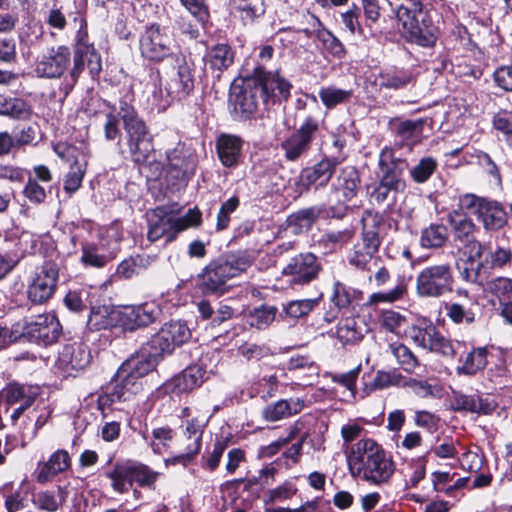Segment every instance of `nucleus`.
<instances>
[{
  "label": "nucleus",
  "mask_w": 512,
  "mask_h": 512,
  "mask_svg": "<svg viewBox=\"0 0 512 512\" xmlns=\"http://www.w3.org/2000/svg\"><path fill=\"white\" fill-rule=\"evenodd\" d=\"M123 121L127 136V145L131 159L136 164L145 163L154 151L153 136L144 120L138 115L133 106L122 103L118 114L109 112L105 115L103 124L104 137L107 141L119 140L121 136L120 121Z\"/></svg>",
  "instance_id": "nucleus-3"
},
{
  "label": "nucleus",
  "mask_w": 512,
  "mask_h": 512,
  "mask_svg": "<svg viewBox=\"0 0 512 512\" xmlns=\"http://www.w3.org/2000/svg\"><path fill=\"white\" fill-rule=\"evenodd\" d=\"M312 19L314 22L313 27L315 28L316 37L323 44L324 48L335 57H344L345 48L341 41L323 26L319 18L312 15Z\"/></svg>",
  "instance_id": "nucleus-38"
},
{
  "label": "nucleus",
  "mask_w": 512,
  "mask_h": 512,
  "mask_svg": "<svg viewBox=\"0 0 512 512\" xmlns=\"http://www.w3.org/2000/svg\"><path fill=\"white\" fill-rule=\"evenodd\" d=\"M202 285L206 291L219 295L224 293V264L222 262L214 261L206 267L202 275Z\"/></svg>",
  "instance_id": "nucleus-37"
},
{
  "label": "nucleus",
  "mask_w": 512,
  "mask_h": 512,
  "mask_svg": "<svg viewBox=\"0 0 512 512\" xmlns=\"http://www.w3.org/2000/svg\"><path fill=\"white\" fill-rule=\"evenodd\" d=\"M448 240V229L443 224H430L422 230L420 245L423 248L437 249L444 246Z\"/></svg>",
  "instance_id": "nucleus-40"
},
{
  "label": "nucleus",
  "mask_w": 512,
  "mask_h": 512,
  "mask_svg": "<svg viewBox=\"0 0 512 512\" xmlns=\"http://www.w3.org/2000/svg\"><path fill=\"white\" fill-rule=\"evenodd\" d=\"M123 121L127 136V145L131 159L136 164L145 163L154 151L153 136L144 120L138 115L133 106L122 103L118 114L109 112L105 115L103 124L104 137L107 141L119 140L121 136L120 121Z\"/></svg>",
  "instance_id": "nucleus-2"
},
{
  "label": "nucleus",
  "mask_w": 512,
  "mask_h": 512,
  "mask_svg": "<svg viewBox=\"0 0 512 512\" xmlns=\"http://www.w3.org/2000/svg\"><path fill=\"white\" fill-rule=\"evenodd\" d=\"M336 335L343 345H354L364 337V329L355 318H345L337 326Z\"/></svg>",
  "instance_id": "nucleus-39"
},
{
  "label": "nucleus",
  "mask_w": 512,
  "mask_h": 512,
  "mask_svg": "<svg viewBox=\"0 0 512 512\" xmlns=\"http://www.w3.org/2000/svg\"><path fill=\"white\" fill-rule=\"evenodd\" d=\"M322 103L328 108L332 109L339 104L349 101L352 97L351 90H344L334 86L322 87L318 93Z\"/></svg>",
  "instance_id": "nucleus-47"
},
{
  "label": "nucleus",
  "mask_w": 512,
  "mask_h": 512,
  "mask_svg": "<svg viewBox=\"0 0 512 512\" xmlns=\"http://www.w3.org/2000/svg\"><path fill=\"white\" fill-rule=\"evenodd\" d=\"M70 56V50L66 46L50 48L37 62V74L46 78L61 77L70 64Z\"/></svg>",
  "instance_id": "nucleus-17"
},
{
  "label": "nucleus",
  "mask_w": 512,
  "mask_h": 512,
  "mask_svg": "<svg viewBox=\"0 0 512 512\" xmlns=\"http://www.w3.org/2000/svg\"><path fill=\"white\" fill-rule=\"evenodd\" d=\"M320 264L312 253H301L291 258L283 273L292 277V284H307L316 278Z\"/></svg>",
  "instance_id": "nucleus-18"
},
{
  "label": "nucleus",
  "mask_w": 512,
  "mask_h": 512,
  "mask_svg": "<svg viewBox=\"0 0 512 512\" xmlns=\"http://www.w3.org/2000/svg\"><path fill=\"white\" fill-rule=\"evenodd\" d=\"M158 315V309L151 304L126 307L121 310V326L125 330L134 331L152 324Z\"/></svg>",
  "instance_id": "nucleus-19"
},
{
  "label": "nucleus",
  "mask_w": 512,
  "mask_h": 512,
  "mask_svg": "<svg viewBox=\"0 0 512 512\" xmlns=\"http://www.w3.org/2000/svg\"><path fill=\"white\" fill-rule=\"evenodd\" d=\"M85 165L79 163V161L75 160L71 166L70 171L65 177L64 180V189L67 193H74L81 186L84 174H85Z\"/></svg>",
  "instance_id": "nucleus-52"
},
{
  "label": "nucleus",
  "mask_w": 512,
  "mask_h": 512,
  "mask_svg": "<svg viewBox=\"0 0 512 512\" xmlns=\"http://www.w3.org/2000/svg\"><path fill=\"white\" fill-rule=\"evenodd\" d=\"M339 161L336 158H324L310 168L303 170L301 179L307 186L324 187L331 180Z\"/></svg>",
  "instance_id": "nucleus-23"
},
{
  "label": "nucleus",
  "mask_w": 512,
  "mask_h": 512,
  "mask_svg": "<svg viewBox=\"0 0 512 512\" xmlns=\"http://www.w3.org/2000/svg\"><path fill=\"white\" fill-rule=\"evenodd\" d=\"M90 353L82 344H67L59 352L58 360L62 367L81 370L90 363Z\"/></svg>",
  "instance_id": "nucleus-25"
},
{
  "label": "nucleus",
  "mask_w": 512,
  "mask_h": 512,
  "mask_svg": "<svg viewBox=\"0 0 512 512\" xmlns=\"http://www.w3.org/2000/svg\"><path fill=\"white\" fill-rule=\"evenodd\" d=\"M454 275L449 263L432 264L416 275L415 291L420 298H440L453 291Z\"/></svg>",
  "instance_id": "nucleus-7"
},
{
  "label": "nucleus",
  "mask_w": 512,
  "mask_h": 512,
  "mask_svg": "<svg viewBox=\"0 0 512 512\" xmlns=\"http://www.w3.org/2000/svg\"><path fill=\"white\" fill-rule=\"evenodd\" d=\"M85 38H87V33H79L77 38V43L74 51V66L71 70V76L75 80L80 75V73L83 71L85 66Z\"/></svg>",
  "instance_id": "nucleus-57"
},
{
  "label": "nucleus",
  "mask_w": 512,
  "mask_h": 512,
  "mask_svg": "<svg viewBox=\"0 0 512 512\" xmlns=\"http://www.w3.org/2000/svg\"><path fill=\"white\" fill-rule=\"evenodd\" d=\"M347 463L352 476L374 485L387 483L395 471L392 457L371 438L360 439L350 447Z\"/></svg>",
  "instance_id": "nucleus-4"
},
{
  "label": "nucleus",
  "mask_w": 512,
  "mask_h": 512,
  "mask_svg": "<svg viewBox=\"0 0 512 512\" xmlns=\"http://www.w3.org/2000/svg\"><path fill=\"white\" fill-rule=\"evenodd\" d=\"M359 16L360 10L356 5H353L351 9L341 14L342 22L352 34H363V28L360 25Z\"/></svg>",
  "instance_id": "nucleus-61"
},
{
  "label": "nucleus",
  "mask_w": 512,
  "mask_h": 512,
  "mask_svg": "<svg viewBox=\"0 0 512 512\" xmlns=\"http://www.w3.org/2000/svg\"><path fill=\"white\" fill-rule=\"evenodd\" d=\"M147 353L133 355L121 365V373H128L136 380L152 372L158 364V356L162 353H155L151 347Z\"/></svg>",
  "instance_id": "nucleus-22"
},
{
  "label": "nucleus",
  "mask_w": 512,
  "mask_h": 512,
  "mask_svg": "<svg viewBox=\"0 0 512 512\" xmlns=\"http://www.w3.org/2000/svg\"><path fill=\"white\" fill-rule=\"evenodd\" d=\"M377 320L381 329L396 335L400 333V329L407 322L405 315L392 309L380 311Z\"/></svg>",
  "instance_id": "nucleus-44"
},
{
  "label": "nucleus",
  "mask_w": 512,
  "mask_h": 512,
  "mask_svg": "<svg viewBox=\"0 0 512 512\" xmlns=\"http://www.w3.org/2000/svg\"><path fill=\"white\" fill-rule=\"evenodd\" d=\"M70 466V456L65 450H57L54 452L47 462L40 466L37 474L39 483H46L52 477L65 471Z\"/></svg>",
  "instance_id": "nucleus-30"
},
{
  "label": "nucleus",
  "mask_w": 512,
  "mask_h": 512,
  "mask_svg": "<svg viewBox=\"0 0 512 512\" xmlns=\"http://www.w3.org/2000/svg\"><path fill=\"white\" fill-rule=\"evenodd\" d=\"M438 167V162L433 157H424L410 170L411 178L418 184L425 183L433 175Z\"/></svg>",
  "instance_id": "nucleus-48"
},
{
  "label": "nucleus",
  "mask_w": 512,
  "mask_h": 512,
  "mask_svg": "<svg viewBox=\"0 0 512 512\" xmlns=\"http://www.w3.org/2000/svg\"><path fill=\"white\" fill-rule=\"evenodd\" d=\"M404 37L411 43L432 47L438 38V28L423 8L421 0H404L396 10Z\"/></svg>",
  "instance_id": "nucleus-5"
},
{
  "label": "nucleus",
  "mask_w": 512,
  "mask_h": 512,
  "mask_svg": "<svg viewBox=\"0 0 512 512\" xmlns=\"http://www.w3.org/2000/svg\"><path fill=\"white\" fill-rule=\"evenodd\" d=\"M408 336L416 346L432 353L446 358H453L456 355L452 342L444 337L430 321L423 320L412 325Z\"/></svg>",
  "instance_id": "nucleus-10"
},
{
  "label": "nucleus",
  "mask_w": 512,
  "mask_h": 512,
  "mask_svg": "<svg viewBox=\"0 0 512 512\" xmlns=\"http://www.w3.org/2000/svg\"><path fill=\"white\" fill-rule=\"evenodd\" d=\"M123 121L127 136V145L131 159L136 164L145 163L154 151L153 136L144 120L138 115L133 106L122 103L118 114L109 112L105 115L103 124L104 137L107 141L119 140L121 136L120 121Z\"/></svg>",
  "instance_id": "nucleus-1"
},
{
  "label": "nucleus",
  "mask_w": 512,
  "mask_h": 512,
  "mask_svg": "<svg viewBox=\"0 0 512 512\" xmlns=\"http://www.w3.org/2000/svg\"><path fill=\"white\" fill-rule=\"evenodd\" d=\"M495 83L505 91H512V65L501 66L494 72Z\"/></svg>",
  "instance_id": "nucleus-64"
},
{
  "label": "nucleus",
  "mask_w": 512,
  "mask_h": 512,
  "mask_svg": "<svg viewBox=\"0 0 512 512\" xmlns=\"http://www.w3.org/2000/svg\"><path fill=\"white\" fill-rule=\"evenodd\" d=\"M204 371L199 366H190L175 376L167 388L175 394H181L199 387L203 382Z\"/></svg>",
  "instance_id": "nucleus-26"
},
{
  "label": "nucleus",
  "mask_w": 512,
  "mask_h": 512,
  "mask_svg": "<svg viewBox=\"0 0 512 512\" xmlns=\"http://www.w3.org/2000/svg\"><path fill=\"white\" fill-rule=\"evenodd\" d=\"M141 390V383L134 377L118 369L114 379L107 387V393L99 397V406H109L114 402L129 401Z\"/></svg>",
  "instance_id": "nucleus-15"
},
{
  "label": "nucleus",
  "mask_w": 512,
  "mask_h": 512,
  "mask_svg": "<svg viewBox=\"0 0 512 512\" xmlns=\"http://www.w3.org/2000/svg\"><path fill=\"white\" fill-rule=\"evenodd\" d=\"M331 301L340 310L350 306L352 303V291L345 284L336 281L333 285Z\"/></svg>",
  "instance_id": "nucleus-56"
},
{
  "label": "nucleus",
  "mask_w": 512,
  "mask_h": 512,
  "mask_svg": "<svg viewBox=\"0 0 512 512\" xmlns=\"http://www.w3.org/2000/svg\"><path fill=\"white\" fill-rule=\"evenodd\" d=\"M17 20V15L11 12L10 1L0 0V33L11 32Z\"/></svg>",
  "instance_id": "nucleus-60"
},
{
  "label": "nucleus",
  "mask_w": 512,
  "mask_h": 512,
  "mask_svg": "<svg viewBox=\"0 0 512 512\" xmlns=\"http://www.w3.org/2000/svg\"><path fill=\"white\" fill-rule=\"evenodd\" d=\"M459 243L461 244L459 246V250L462 251L463 255L465 256L464 259L479 260L482 257L483 246L476 239V237Z\"/></svg>",
  "instance_id": "nucleus-62"
},
{
  "label": "nucleus",
  "mask_w": 512,
  "mask_h": 512,
  "mask_svg": "<svg viewBox=\"0 0 512 512\" xmlns=\"http://www.w3.org/2000/svg\"><path fill=\"white\" fill-rule=\"evenodd\" d=\"M362 237L349 255V263L359 269H369V263L375 258L382 242L385 221L381 214L367 210L363 213Z\"/></svg>",
  "instance_id": "nucleus-6"
},
{
  "label": "nucleus",
  "mask_w": 512,
  "mask_h": 512,
  "mask_svg": "<svg viewBox=\"0 0 512 512\" xmlns=\"http://www.w3.org/2000/svg\"><path fill=\"white\" fill-rule=\"evenodd\" d=\"M406 291V286L403 283H400L387 292H377L371 294L367 300V305H376L378 303H394L401 299Z\"/></svg>",
  "instance_id": "nucleus-53"
},
{
  "label": "nucleus",
  "mask_w": 512,
  "mask_h": 512,
  "mask_svg": "<svg viewBox=\"0 0 512 512\" xmlns=\"http://www.w3.org/2000/svg\"><path fill=\"white\" fill-rule=\"evenodd\" d=\"M61 331V324L55 315L40 314L25 321L20 336L38 344L50 345L57 341Z\"/></svg>",
  "instance_id": "nucleus-11"
},
{
  "label": "nucleus",
  "mask_w": 512,
  "mask_h": 512,
  "mask_svg": "<svg viewBox=\"0 0 512 512\" xmlns=\"http://www.w3.org/2000/svg\"><path fill=\"white\" fill-rule=\"evenodd\" d=\"M251 265V259L244 251L226 255V280L240 276Z\"/></svg>",
  "instance_id": "nucleus-46"
},
{
  "label": "nucleus",
  "mask_w": 512,
  "mask_h": 512,
  "mask_svg": "<svg viewBox=\"0 0 512 512\" xmlns=\"http://www.w3.org/2000/svg\"><path fill=\"white\" fill-rule=\"evenodd\" d=\"M389 351L395 357L400 367L408 372L413 373L420 363L412 350L401 342L395 341L389 344Z\"/></svg>",
  "instance_id": "nucleus-41"
},
{
  "label": "nucleus",
  "mask_w": 512,
  "mask_h": 512,
  "mask_svg": "<svg viewBox=\"0 0 512 512\" xmlns=\"http://www.w3.org/2000/svg\"><path fill=\"white\" fill-rule=\"evenodd\" d=\"M107 477L111 480L113 489L121 494L128 492L134 482L131 466L116 465L107 473Z\"/></svg>",
  "instance_id": "nucleus-42"
},
{
  "label": "nucleus",
  "mask_w": 512,
  "mask_h": 512,
  "mask_svg": "<svg viewBox=\"0 0 512 512\" xmlns=\"http://www.w3.org/2000/svg\"><path fill=\"white\" fill-rule=\"evenodd\" d=\"M178 233L175 217L166 214L161 208L155 209L149 219L148 240L155 242L166 237L167 242H171L175 240Z\"/></svg>",
  "instance_id": "nucleus-20"
},
{
  "label": "nucleus",
  "mask_w": 512,
  "mask_h": 512,
  "mask_svg": "<svg viewBox=\"0 0 512 512\" xmlns=\"http://www.w3.org/2000/svg\"><path fill=\"white\" fill-rule=\"evenodd\" d=\"M243 141L234 135H226V167H231L239 162Z\"/></svg>",
  "instance_id": "nucleus-58"
},
{
  "label": "nucleus",
  "mask_w": 512,
  "mask_h": 512,
  "mask_svg": "<svg viewBox=\"0 0 512 512\" xmlns=\"http://www.w3.org/2000/svg\"><path fill=\"white\" fill-rule=\"evenodd\" d=\"M488 289L498 299L500 304H512V279L498 277L488 283Z\"/></svg>",
  "instance_id": "nucleus-50"
},
{
  "label": "nucleus",
  "mask_w": 512,
  "mask_h": 512,
  "mask_svg": "<svg viewBox=\"0 0 512 512\" xmlns=\"http://www.w3.org/2000/svg\"><path fill=\"white\" fill-rule=\"evenodd\" d=\"M387 166L389 168L393 169H400V171L404 172L407 167L408 163L405 159H402L400 157H397L395 154L394 149L390 147H384L379 155L378 160V166Z\"/></svg>",
  "instance_id": "nucleus-59"
},
{
  "label": "nucleus",
  "mask_w": 512,
  "mask_h": 512,
  "mask_svg": "<svg viewBox=\"0 0 512 512\" xmlns=\"http://www.w3.org/2000/svg\"><path fill=\"white\" fill-rule=\"evenodd\" d=\"M323 206H311L301 209L288 217V226L298 234L309 230L324 213Z\"/></svg>",
  "instance_id": "nucleus-32"
},
{
  "label": "nucleus",
  "mask_w": 512,
  "mask_h": 512,
  "mask_svg": "<svg viewBox=\"0 0 512 512\" xmlns=\"http://www.w3.org/2000/svg\"><path fill=\"white\" fill-rule=\"evenodd\" d=\"M380 181L388 187H393L395 190L403 191L405 188V181L403 179V172L400 169H393L385 166H379Z\"/></svg>",
  "instance_id": "nucleus-54"
},
{
  "label": "nucleus",
  "mask_w": 512,
  "mask_h": 512,
  "mask_svg": "<svg viewBox=\"0 0 512 512\" xmlns=\"http://www.w3.org/2000/svg\"><path fill=\"white\" fill-rule=\"evenodd\" d=\"M201 212L197 207L191 208L188 212L180 218H175L177 224V230L180 232L186 230L189 227L198 226L201 223Z\"/></svg>",
  "instance_id": "nucleus-63"
},
{
  "label": "nucleus",
  "mask_w": 512,
  "mask_h": 512,
  "mask_svg": "<svg viewBox=\"0 0 512 512\" xmlns=\"http://www.w3.org/2000/svg\"><path fill=\"white\" fill-rule=\"evenodd\" d=\"M478 307L477 302L462 303L450 302L445 303L446 316L454 324H473L475 322V309Z\"/></svg>",
  "instance_id": "nucleus-36"
},
{
  "label": "nucleus",
  "mask_w": 512,
  "mask_h": 512,
  "mask_svg": "<svg viewBox=\"0 0 512 512\" xmlns=\"http://www.w3.org/2000/svg\"><path fill=\"white\" fill-rule=\"evenodd\" d=\"M360 183L357 169L353 166H346L340 170L333 183V188L342 194L344 200L350 201L356 197Z\"/></svg>",
  "instance_id": "nucleus-27"
},
{
  "label": "nucleus",
  "mask_w": 512,
  "mask_h": 512,
  "mask_svg": "<svg viewBox=\"0 0 512 512\" xmlns=\"http://www.w3.org/2000/svg\"><path fill=\"white\" fill-rule=\"evenodd\" d=\"M277 309L274 306H262L247 315H244L246 322L251 327L264 329L268 327L276 317Z\"/></svg>",
  "instance_id": "nucleus-45"
},
{
  "label": "nucleus",
  "mask_w": 512,
  "mask_h": 512,
  "mask_svg": "<svg viewBox=\"0 0 512 512\" xmlns=\"http://www.w3.org/2000/svg\"><path fill=\"white\" fill-rule=\"evenodd\" d=\"M319 129V121L313 116H307L303 124L282 142V148L289 161H295L305 154Z\"/></svg>",
  "instance_id": "nucleus-14"
},
{
  "label": "nucleus",
  "mask_w": 512,
  "mask_h": 512,
  "mask_svg": "<svg viewBox=\"0 0 512 512\" xmlns=\"http://www.w3.org/2000/svg\"><path fill=\"white\" fill-rule=\"evenodd\" d=\"M167 158V179L172 181L173 185L177 182L186 183L195 171L193 158L179 149L169 152Z\"/></svg>",
  "instance_id": "nucleus-21"
},
{
  "label": "nucleus",
  "mask_w": 512,
  "mask_h": 512,
  "mask_svg": "<svg viewBox=\"0 0 512 512\" xmlns=\"http://www.w3.org/2000/svg\"><path fill=\"white\" fill-rule=\"evenodd\" d=\"M191 337V332L186 323L182 321H170L165 323L162 328L153 335L148 347H151L155 353H172L176 346L182 345Z\"/></svg>",
  "instance_id": "nucleus-12"
},
{
  "label": "nucleus",
  "mask_w": 512,
  "mask_h": 512,
  "mask_svg": "<svg viewBox=\"0 0 512 512\" xmlns=\"http://www.w3.org/2000/svg\"><path fill=\"white\" fill-rule=\"evenodd\" d=\"M485 230L496 231L503 228L507 223L506 212L496 201L488 200L481 207L477 216Z\"/></svg>",
  "instance_id": "nucleus-28"
},
{
  "label": "nucleus",
  "mask_w": 512,
  "mask_h": 512,
  "mask_svg": "<svg viewBox=\"0 0 512 512\" xmlns=\"http://www.w3.org/2000/svg\"><path fill=\"white\" fill-rule=\"evenodd\" d=\"M231 6L245 22L253 21L265 12L263 0H231Z\"/></svg>",
  "instance_id": "nucleus-43"
},
{
  "label": "nucleus",
  "mask_w": 512,
  "mask_h": 512,
  "mask_svg": "<svg viewBox=\"0 0 512 512\" xmlns=\"http://www.w3.org/2000/svg\"><path fill=\"white\" fill-rule=\"evenodd\" d=\"M493 128L502 133L505 142L512 148V112L501 110L492 120Z\"/></svg>",
  "instance_id": "nucleus-51"
},
{
  "label": "nucleus",
  "mask_w": 512,
  "mask_h": 512,
  "mask_svg": "<svg viewBox=\"0 0 512 512\" xmlns=\"http://www.w3.org/2000/svg\"><path fill=\"white\" fill-rule=\"evenodd\" d=\"M448 223L452 228L454 241L463 242L475 237V223L459 210H453L448 214Z\"/></svg>",
  "instance_id": "nucleus-31"
},
{
  "label": "nucleus",
  "mask_w": 512,
  "mask_h": 512,
  "mask_svg": "<svg viewBox=\"0 0 512 512\" xmlns=\"http://www.w3.org/2000/svg\"><path fill=\"white\" fill-rule=\"evenodd\" d=\"M172 39L164 34L159 25L153 24L140 38V50L143 57L159 61L171 53Z\"/></svg>",
  "instance_id": "nucleus-16"
},
{
  "label": "nucleus",
  "mask_w": 512,
  "mask_h": 512,
  "mask_svg": "<svg viewBox=\"0 0 512 512\" xmlns=\"http://www.w3.org/2000/svg\"><path fill=\"white\" fill-rule=\"evenodd\" d=\"M59 276L58 265L45 262L28 286V299L34 304L47 302L54 294Z\"/></svg>",
  "instance_id": "nucleus-13"
},
{
  "label": "nucleus",
  "mask_w": 512,
  "mask_h": 512,
  "mask_svg": "<svg viewBox=\"0 0 512 512\" xmlns=\"http://www.w3.org/2000/svg\"><path fill=\"white\" fill-rule=\"evenodd\" d=\"M488 350L486 347H476L460 359L461 365L456 371L459 375L473 376L485 369L487 365Z\"/></svg>",
  "instance_id": "nucleus-33"
},
{
  "label": "nucleus",
  "mask_w": 512,
  "mask_h": 512,
  "mask_svg": "<svg viewBox=\"0 0 512 512\" xmlns=\"http://www.w3.org/2000/svg\"><path fill=\"white\" fill-rule=\"evenodd\" d=\"M3 115L14 119H27L31 115V110L24 100L8 97Z\"/></svg>",
  "instance_id": "nucleus-55"
},
{
  "label": "nucleus",
  "mask_w": 512,
  "mask_h": 512,
  "mask_svg": "<svg viewBox=\"0 0 512 512\" xmlns=\"http://www.w3.org/2000/svg\"><path fill=\"white\" fill-rule=\"evenodd\" d=\"M117 323L121 324V310L103 305L91 309L87 325L92 330H102L112 328Z\"/></svg>",
  "instance_id": "nucleus-29"
},
{
  "label": "nucleus",
  "mask_w": 512,
  "mask_h": 512,
  "mask_svg": "<svg viewBox=\"0 0 512 512\" xmlns=\"http://www.w3.org/2000/svg\"><path fill=\"white\" fill-rule=\"evenodd\" d=\"M303 408L300 399L279 400L268 405L263 411V416L268 421H278L283 418L299 413Z\"/></svg>",
  "instance_id": "nucleus-35"
},
{
  "label": "nucleus",
  "mask_w": 512,
  "mask_h": 512,
  "mask_svg": "<svg viewBox=\"0 0 512 512\" xmlns=\"http://www.w3.org/2000/svg\"><path fill=\"white\" fill-rule=\"evenodd\" d=\"M207 423L205 416L192 417L187 420L181 446L183 447V453L181 457L190 458L197 454L201 446V437L203 428Z\"/></svg>",
  "instance_id": "nucleus-24"
},
{
  "label": "nucleus",
  "mask_w": 512,
  "mask_h": 512,
  "mask_svg": "<svg viewBox=\"0 0 512 512\" xmlns=\"http://www.w3.org/2000/svg\"><path fill=\"white\" fill-rule=\"evenodd\" d=\"M163 84L165 93L161 87L153 91V99L159 109H166L174 99L185 97L193 89L194 81L189 66L185 62L179 64L177 70L160 79V86Z\"/></svg>",
  "instance_id": "nucleus-9"
},
{
  "label": "nucleus",
  "mask_w": 512,
  "mask_h": 512,
  "mask_svg": "<svg viewBox=\"0 0 512 512\" xmlns=\"http://www.w3.org/2000/svg\"><path fill=\"white\" fill-rule=\"evenodd\" d=\"M266 102L265 87L261 85L258 75L247 79L234 80L230 86L229 103L232 112L241 116L253 114L259 101Z\"/></svg>",
  "instance_id": "nucleus-8"
},
{
  "label": "nucleus",
  "mask_w": 512,
  "mask_h": 512,
  "mask_svg": "<svg viewBox=\"0 0 512 512\" xmlns=\"http://www.w3.org/2000/svg\"><path fill=\"white\" fill-rule=\"evenodd\" d=\"M320 299L321 297L293 300L285 305L284 310L291 318L305 317L318 306Z\"/></svg>",
  "instance_id": "nucleus-49"
},
{
  "label": "nucleus",
  "mask_w": 512,
  "mask_h": 512,
  "mask_svg": "<svg viewBox=\"0 0 512 512\" xmlns=\"http://www.w3.org/2000/svg\"><path fill=\"white\" fill-rule=\"evenodd\" d=\"M255 75H258L261 85L265 87V97L268 100L273 96V84H276L277 91L280 96L287 99L290 96V89L292 85L282 78L278 73L266 72L263 68H255Z\"/></svg>",
  "instance_id": "nucleus-34"
}]
</instances>
